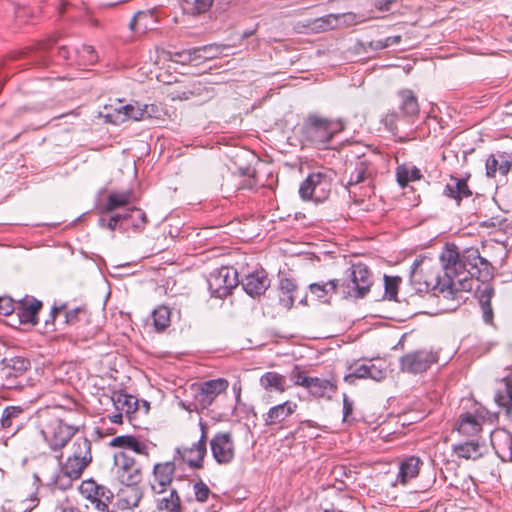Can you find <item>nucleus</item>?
<instances>
[{"instance_id":"obj_25","label":"nucleus","mask_w":512,"mask_h":512,"mask_svg":"<svg viewBox=\"0 0 512 512\" xmlns=\"http://www.w3.org/2000/svg\"><path fill=\"white\" fill-rule=\"evenodd\" d=\"M512 160L507 153L491 154L486 160V175L496 177V174L506 176L510 171Z\"/></svg>"},{"instance_id":"obj_28","label":"nucleus","mask_w":512,"mask_h":512,"mask_svg":"<svg viewBox=\"0 0 512 512\" xmlns=\"http://www.w3.org/2000/svg\"><path fill=\"white\" fill-rule=\"evenodd\" d=\"M154 112L153 105H140L139 103L127 104L121 106L118 110L119 115H122L121 121L128 119L142 121L151 118Z\"/></svg>"},{"instance_id":"obj_33","label":"nucleus","mask_w":512,"mask_h":512,"mask_svg":"<svg viewBox=\"0 0 512 512\" xmlns=\"http://www.w3.org/2000/svg\"><path fill=\"white\" fill-rule=\"evenodd\" d=\"M454 454L466 460H477L485 453V446L478 441H467L453 446Z\"/></svg>"},{"instance_id":"obj_10","label":"nucleus","mask_w":512,"mask_h":512,"mask_svg":"<svg viewBox=\"0 0 512 512\" xmlns=\"http://www.w3.org/2000/svg\"><path fill=\"white\" fill-rule=\"evenodd\" d=\"M201 429L200 439L193 443L190 447H178L176 454L185 462L190 468L199 469L203 466L204 457L207 454V426L204 422L199 423Z\"/></svg>"},{"instance_id":"obj_53","label":"nucleus","mask_w":512,"mask_h":512,"mask_svg":"<svg viewBox=\"0 0 512 512\" xmlns=\"http://www.w3.org/2000/svg\"><path fill=\"white\" fill-rule=\"evenodd\" d=\"M124 416L125 414H123L122 412L116 411L115 413L108 415V418L110 422L114 424H122Z\"/></svg>"},{"instance_id":"obj_60","label":"nucleus","mask_w":512,"mask_h":512,"mask_svg":"<svg viewBox=\"0 0 512 512\" xmlns=\"http://www.w3.org/2000/svg\"><path fill=\"white\" fill-rule=\"evenodd\" d=\"M107 220L104 216H101L98 220V225L101 227V228H106V224H107Z\"/></svg>"},{"instance_id":"obj_58","label":"nucleus","mask_w":512,"mask_h":512,"mask_svg":"<svg viewBox=\"0 0 512 512\" xmlns=\"http://www.w3.org/2000/svg\"><path fill=\"white\" fill-rule=\"evenodd\" d=\"M62 512H81L78 507L69 505L62 508Z\"/></svg>"},{"instance_id":"obj_1","label":"nucleus","mask_w":512,"mask_h":512,"mask_svg":"<svg viewBox=\"0 0 512 512\" xmlns=\"http://www.w3.org/2000/svg\"><path fill=\"white\" fill-rule=\"evenodd\" d=\"M444 275H439L438 268L430 259L415 260L410 275V284L416 293L433 291L446 299L456 300L461 292L474 289L475 280L481 284L476 287L485 323L493 321L491 299L494 288L487 281L492 277V266L480 256L478 248L468 247L459 251L454 244H447L440 254Z\"/></svg>"},{"instance_id":"obj_39","label":"nucleus","mask_w":512,"mask_h":512,"mask_svg":"<svg viewBox=\"0 0 512 512\" xmlns=\"http://www.w3.org/2000/svg\"><path fill=\"white\" fill-rule=\"evenodd\" d=\"M397 182L401 187H405L409 182L419 180L422 175L415 166L400 165L396 169Z\"/></svg>"},{"instance_id":"obj_22","label":"nucleus","mask_w":512,"mask_h":512,"mask_svg":"<svg viewBox=\"0 0 512 512\" xmlns=\"http://www.w3.org/2000/svg\"><path fill=\"white\" fill-rule=\"evenodd\" d=\"M212 50L209 46L194 47L181 51L168 52V58L170 61L180 63L182 65L189 64L200 59L206 60L211 58L210 51Z\"/></svg>"},{"instance_id":"obj_47","label":"nucleus","mask_w":512,"mask_h":512,"mask_svg":"<svg viewBox=\"0 0 512 512\" xmlns=\"http://www.w3.org/2000/svg\"><path fill=\"white\" fill-rule=\"evenodd\" d=\"M195 498L198 502L204 503L211 493L209 487L202 481L196 482L193 486Z\"/></svg>"},{"instance_id":"obj_9","label":"nucleus","mask_w":512,"mask_h":512,"mask_svg":"<svg viewBox=\"0 0 512 512\" xmlns=\"http://www.w3.org/2000/svg\"><path fill=\"white\" fill-rule=\"evenodd\" d=\"M239 283L237 271L230 267H221L213 271L208 278L212 295L226 297Z\"/></svg>"},{"instance_id":"obj_55","label":"nucleus","mask_w":512,"mask_h":512,"mask_svg":"<svg viewBox=\"0 0 512 512\" xmlns=\"http://www.w3.org/2000/svg\"><path fill=\"white\" fill-rule=\"evenodd\" d=\"M305 427H316V425L311 420H304V421L300 422L298 429L299 430H304Z\"/></svg>"},{"instance_id":"obj_43","label":"nucleus","mask_w":512,"mask_h":512,"mask_svg":"<svg viewBox=\"0 0 512 512\" xmlns=\"http://www.w3.org/2000/svg\"><path fill=\"white\" fill-rule=\"evenodd\" d=\"M401 41L400 35L389 36L384 39L372 40L369 42V47L373 50H382L384 48L397 45Z\"/></svg>"},{"instance_id":"obj_48","label":"nucleus","mask_w":512,"mask_h":512,"mask_svg":"<svg viewBox=\"0 0 512 512\" xmlns=\"http://www.w3.org/2000/svg\"><path fill=\"white\" fill-rule=\"evenodd\" d=\"M16 311V305L9 297H0V315H10Z\"/></svg>"},{"instance_id":"obj_23","label":"nucleus","mask_w":512,"mask_h":512,"mask_svg":"<svg viewBox=\"0 0 512 512\" xmlns=\"http://www.w3.org/2000/svg\"><path fill=\"white\" fill-rule=\"evenodd\" d=\"M423 466V461L417 456H410L403 459L399 464V471L393 485L398 483L406 485L409 481L416 478Z\"/></svg>"},{"instance_id":"obj_52","label":"nucleus","mask_w":512,"mask_h":512,"mask_svg":"<svg viewBox=\"0 0 512 512\" xmlns=\"http://www.w3.org/2000/svg\"><path fill=\"white\" fill-rule=\"evenodd\" d=\"M143 18H146V15L142 12H138L130 21V24H129L130 29L133 31H138L139 23Z\"/></svg>"},{"instance_id":"obj_62","label":"nucleus","mask_w":512,"mask_h":512,"mask_svg":"<svg viewBox=\"0 0 512 512\" xmlns=\"http://www.w3.org/2000/svg\"><path fill=\"white\" fill-rule=\"evenodd\" d=\"M31 501L33 502V507H35L38 504V498L36 496H33L31 498Z\"/></svg>"},{"instance_id":"obj_2","label":"nucleus","mask_w":512,"mask_h":512,"mask_svg":"<svg viewBox=\"0 0 512 512\" xmlns=\"http://www.w3.org/2000/svg\"><path fill=\"white\" fill-rule=\"evenodd\" d=\"M344 129L340 119H329L316 113L309 114L303 124V136L315 147H326L332 138Z\"/></svg>"},{"instance_id":"obj_8","label":"nucleus","mask_w":512,"mask_h":512,"mask_svg":"<svg viewBox=\"0 0 512 512\" xmlns=\"http://www.w3.org/2000/svg\"><path fill=\"white\" fill-rule=\"evenodd\" d=\"M438 353L431 349L408 352L400 360V369L410 374H419L428 370L438 361Z\"/></svg>"},{"instance_id":"obj_31","label":"nucleus","mask_w":512,"mask_h":512,"mask_svg":"<svg viewBox=\"0 0 512 512\" xmlns=\"http://www.w3.org/2000/svg\"><path fill=\"white\" fill-rule=\"evenodd\" d=\"M339 286L338 279H332L327 282L311 283L309 291L322 303H329L331 298L337 293Z\"/></svg>"},{"instance_id":"obj_49","label":"nucleus","mask_w":512,"mask_h":512,"mask_svg":"<svg viewBox=\"0 0 512 512\" xmlns=\"http://www.w3.org/2000/svg\"><path fill=\"white\" fill-rule=\"evenodd\" d=\"M81 316H86V312L83 308L77 307L75 309L69 310L66 312V322L69 324H74L77 320L80 319Z\"/></svg>"},{"instance_id":"obj_15","label":"nucleus","mask_w":512,"mask_h":512,"mask_svg":"<svg viewBox=\"0 0 512 512\" xmlns=\"http://www.w3.org/2000/svg\"><path fill=\"white\" fill-rule=\"evenodd\" d=\"M214 459L219 464L230 463L235 456L232 435L228 432L217 433L210 441Z\"/></svg>"},{"instance_id":"obj_37","label":"nucleus","mask_w":512,"mask_h":512,"mask_svg":"<svg viewBox=\"0 0 512 512\" xmlns=\"http://www.w3.org/2000/svg\"><path fill=\"white\" fill-rule=\"evenodd\" d=\"M471 194L467 182L464 179L452 178L451 182L444 188V195L455 199L458 203L463 198L471 196Z\"/></svg>"},{"instance_id":"obj_6","label":"nucleus","mask_w":512,"mask_h":512,"mask_svg":"<svg viewBox=\"0 0 512 512\" xmlns=\"http://www.w3.org/2000/svg\"><path fill=\"white\" fill-rule=\"evenodd\" d=\"M76 431V427L68 425L61 419H53L42 429L41 433L49 448L56 452L66 446Z\"/></svg>"},{"instance_id":"obj_17","label":"nucleus","mask_w":512,"mask_h":512,"mask_svg":"<svg viewBox=\"0 0 512 512\" xmlns=\"http://www.w3.org/2000/svg\"><path fill=\"white\" fill-rule=\"evenodd\" d=\"M134 215L139 218V222H133L132 228L135 230H142L146 224V214L143 210L136 207L128 208L125 213H115L111 215L107 220L106 228L111 231L119 229L120 231L125 232L127 231V225H125V222L128 218L134 217Z\"/></svg>"},{"instance_id":"obj_64","label":"nucleus","mask_w":512,"mask_h":512,"mask_svg":"<svg viewBox=\"0 0 512 512\" xmlns=\"http://www.w3.org/2000/svg\"><path fill=\"white\" fill-rule=\"evenodd\" d=\"M61 308H53V312H58Z\"/></svg>"},{"instance_id":"obj_5","label":"nucleus","mask_w":512,"mask_h":512,"mask_svg":"<svg viewBox=\"0 0 512 512\" xmlns=\"http://www.w3.org/2000/svg\"><path fill=\"white\" fill-rule=\"evenodd\" d=\"M497 418V414L490 413L481 405H475L472 411L464 412L459 416L456 428L464 436H476L482 431L486 422L493 423Z\"/></svg>"},{"instance_id":"obj_42","label":"nucleus","mask_w":512,"mask_h":512,"mask_svg":"<svg viewBox=\"0 0 512 512\" xmlns=\"http://www.w3.org/2000/svg\"><path fill=\"white\" fill-rule=\"evenodd\" d=\"M506 393L507 397L502 395L501 393H497L495 396V401L499 406H503L506 408V414L509 418H512V382L506 381Z\"/></svg>"},{"instance_id":"obj_50","label":"nucleus","mask_w":512,"mask_h":512,"mask_svg":"<svg viewBox=\"0 0 512 512\" xmlns=\"http://www.w3.org/2000/svg\"><path fill=\"white\" fill-rule=\"evenodd\" d=\"M13 365L12 368L17 371V373H23L30 367V362L23 358H16L12 360Z\"/></svg>"},{"instance_id":"obj_4","label":"nucleus","mask_w":512,"mask_h":512,"mask_svg":"<svg viewBox=\"0 0 512 512\" xmlns=\"http://www.w3.org/2000/svg\"><path fill=\"white\" fill-rule=\"evenodd\" d=\"M333 177L329 169L322 168L319 171L312 172L300 184L299 195L302 200L324 201L330 191Z\"/></svg>"},{"instance_id":"obj_13","label":"nucleus","mask_w":512,"mask_h":512,"mask_svg":"<svg viewBox=\"0 0 512 512\" xmlns=\"http://www.w3.org/2000/svg\"><path fill=\"white\" fill-rule=\"evenodd\" d=\"M228 387L229 382L224 378L212 379L200 383L197 393L195 394L197 407L201 409L208 408L220 394L226 392Z\"/></svg>"},{"instance_id":"obj_7","label":"nucleus","mask_w":512,"mask_h":512,"mask_svg":"<svg viewBox=\"0 0 512 512\" xmlns=\"http://www.w3.org/2000/svg\"><path fill=\"white\" fill-rule=\"evenodd\" d=\"M372 285L371 273L362 263L354 264L349 269L348 279L342 283L344 293L358 298L364 297Z\"/></svg>"},{"instance_id":"obj_45","label":"nucleus","mask_w":512,"mask_h":512,"mask_svg":"<svg viewBox=\"0 0 512 512\" xmlns=\"http://www.w3.org/2000/svg\"><path fill=\"white\" fill-rule=\"evenodd\" d=\"M309 377L310 376H307L301 367L297 365L290 372V380L294 383V385L301 386L303 388H306Z\"/></svg>"},{"instance_id":"obj_56","label":"nucleus","mask_w":512,"mask_h":512,"mask_svg":"<svg viewBox=\"0 0 512 512\" xmlns=\"http://www.w3.org/2000/svg\"><path fill=\"white\" fill-rule=\"evenodd\" d=\"M344 416L347 417L352 411V404L348 402L346 398H344Z\"/></svg>"},{"instance_id":"obj_18","label":"nucleus","mask_w":512,"mask_h":512,"mask_svg":"<svg viewBox=\"0 0 512 512\" xmlns=\"http://www.w3.org/2000/svg\"><path fill=\"white\" fill-rule=\"evenodd\" d=\"M351 372L344 376V381L348 384H354L356 379L370 378L380 382L386 378V370L378 367L372 361L358 364L350 367Z\"/></svg>"},{"instance_id":"obj_3","label":"nucleus","mask_w":512,"mask_h":512,"mask_svg":"<svg viewBox=\"0 0 512 512\" xmlns=\"http://www.w3.org/2000/svg\"><path fill=\"white\" fill-rule=\"evenodd\" d=\"M92 462L91 442L84 436H77L68 448L62 472L70 480L79 479L83 471Z\"/></svg>"},{"instance_id":"obj_51","label":"nucleus","mask_w":512,"mask_h":512,"mask_svg":"<svg viewBox=\"0 0 512 512\" xmlns=\"http://www.w3.org/2000/svg\"><path fill=\"white\" fill-rule=\"evenodd\" d=\"M373 5L380 11H388L395 0H371Z\"/></svg>"},{"instance_id":"obj_16","label":"nucleus","mask_w":512,"mask_h":512,"mask_svg":"<svg viewBox=\"0 0 512 512\" xmlns=\"http://www.w3.org/2000/svg\"><path fill=\"white\" fill-rule=\"evenodd\" d=\"M27 421L25 410L21 406H7L0 417V428L13 436L24 428Z\"/></svg>"},{"instance_id":"obj_54","label":"nucleus","mask_w":512,"mask_h":512,"mask_svg":"<svg viewBox=\"0 0 512 512\" xmlns=\"http://www.w3.org/2000/svg\"><path fill=\"white\" fill-rule=\"evenodd\" d=\"M94 48L90 45H84L82 47V53L83 54H88L90 57L88 59L89 62L93 63L94 61H96V56L94 55Z\"/></svg>"},{"instance_id":"obj_36","label":"nucleus","mask_w":512,"mask_h":512,"mask_svg":"<svg viewBox=\"0 0 512 512\" xmlns=\"http://www.w3.org/2000/svg\"><path fill=\"white\" fill-rule=\"evenodd\" d=\"M156 509L160 512H183L182 501L176 489L156 500Z\"/></svg>"},{"instance_id":"obj_41","label":"nucleus","mask_w":512,"mask_h":512,"mask_svg":"<svg viewBox=\"0 0 512 512\" xmlns=\"http://www.w3.org/2000/svg\"><path fill=\"white\" fill-rule=\"evenodd\" d=\"M171 312L166 306H159L152 312L153 325L157 331L165 330L171 322Z\"/></svg>"},{"instance_id":"obj_27","label":"nucleus","mask_w":512,"mask_h":512,"mask_svg":"<svg viewBox=\"0 0 512 512\" xmlns=\"http://www.w3.org/2000/svg\"><path fill=\"white\" fill-rule=\"evenodd\" d=\"M115 411L125 414V417L132 420L133 414L138 410V399L123 391H115L111 396Z\"/></svg>"},{"instance_id":"obj_12","label":"nucleus","mask_w":512,"mask_h":512,"mask_svg":"<svg viewBox=\"0 0 512 512\" xmlns=\"http://www.w3.org/2000/svg\"><path fill=\"white\" fill-rule=\"evenodd\" d=\"M176 472V465L173 461L158 462L154 464L148 478V484L152 493L163 494L172 484Z\"/></svg>"},{"instance_id":"obj_32","label":"nucleus","mask_w":512,"mask_h":512,"mask_svg":"<svg viewBox=\"0 0 512 512\" xmlns=\"http://www.w3.org/2000/svg\"><path fill=\"white\" fill-rule=\"evenodd\" d=\"M312 396L322 398L329 393H334L337 389L335 381L332 379L309 377L305 388Z\"/></svg>"},{"instance_id":"obj_63","label":"nucleus","mask_w":512,"mask_h":512,"mask_svg":"<svg viewBox=\"0 0 512 512\" xmlns=\"http://www.w3.org/2000/svg\"><path fill=\"white\" fill-rule=\"evenodd\" d=\"M144 406L146 407V410H148V409H149V405H148V403H147V402H144Z\"/></svg>"},{"instance_id":"obj_40","label":"nucleus","mask_w":512,"mask_h":512,"mask_svg":"<svg viewBox=\"0 0 512 512\" xmlns=\"http://www.w3.org/2000/svg\"><path fill=\"white\" fill-rule=\"evenodd\" d=\"M401 110L407 116H415L419 112V105L417 98L411 90H403L400 92Z\"/></svg>"},{"instance_id":"obj_11","label":"nucleus","mask_w":512,"mask_h":512,"mask_svg":"<svg viewBox=\"0 0 512 512\" xmlns=\"http://www.w3.org/2000/svg\"><path fill=\"white\" fill-rule=\"evenodd\" d=\"M114 471L118 480L126 486L136 485L141 478V471L135 459L126 452H118L114 455Z\"/></svg>"},{"instance_id":"obj_61","label":"nucleus","mask_w":512,"mask_h":512,"mask_svg":"<svg viewBox=\"0 0 512 512\" xmlns=\"http://www.w3.org/2000/svg\"><path fill=\"white\" fill-rule=\"evenodd\" d=\"M233 390L236 393V398L239 399L240 393H241L240 385H237V384L233 385Z\"/></svg>"},{"instance_id":"obj_46","label":"nucleus","mask_w":512,"mask_h":512,"mask_svg":"<svg viewBox=\"0 0 512 512\" xmlns=\"http://www.w3.org/2000/svg\"><path fill=\"white\" fill-rule=\"evenodd\" d=\"M128 490L126 491L127 495L125 496L124 501L129 507H137L142 498V492L139 488L134 486H128Z\"/></svg>"},{"instance_id":"obj_34","label":"nucleus","mask_w":512,"mask_h":512,"mask_svg":"<svg viewBox=\"0 0 512 512\" xmlns=\"http://www.w3.org/2000/svg\"><path fill=\"white\" fill-rule=\"evenodd\" d=\"M374 174V168L372 164L366 159H360L356 165L354 170L350 174V178L348 180V186H356L360 183L368 182L370 183L372 180V176Z\"/></svg>"},{"instance_id":"obj_59","label":"nucleus","mask_w":512,"mask_h":512,"mask_svg":"<svg viewBox=\"0 0 512 512\" xmlns=\"http://www.w3.org/2000/svg\"><path fill=\"white\" fill-rule=\"evenodd\" d=\"M133 222H139V218L134 215V217L128 218V220L125 222V225H127V229L131 226Z\"/></svg>"},{"instance_id":"obj_24","label":"nucleus","mask_w":512,"mask_h":512,"mask_svg":"<svg viewBox=\"0 0 512 512\" xmlns=\"http://www.w3.org/2000/svg\"><path fill=\"white\" fill-rule=\"evenodd\" d=\"M242 286L248 295L257 297L268 289L270 280L264 271H255L242 280Z\"/></svg>"},{"instance_id":"obj_29","label":"nucleus","mask_w":512,"mask_h":512,"mask_svg":"<svg viewBox=\"0 0 512 512\" xmlns=\"http://www.w3.org/2000/svg\"><path fill=\"white\" fill-rule=\"evenodd\" d=\"M134 193L133 190L128 189L125 191L111 192L105 204L100 207L102 214H109L118 208L125 207L132 202Z\"/></svg>"},{"instance_id":"obj_57","label":"nucleus","mask_w":512,"mask_h":512,"mask_svg":"<svg viewBox=\"0 0 512 512\" xmlns=\"http://www.w3.org/2000/svg\"><path fill=\"white\" fill-rule=\"evenodd\" d=\"M58 53H59L60 57H62L63 59L70 58L69 50L65 46L60 47Z\"/></svg>"},{"instance_id":"obj_35","label":"nucleus","mask_w":512,"mask_h":512,"mask_svg":"<svg viewBox=\"0 0 512 512\" xmlns=\"http://www.w3.org/2000/svg\"><path fill=\"white\" fill-rule=\"evenodd\" d=\"M259 381L261 387L269 392L284 393L287 389L285 376L275 371L264 373Z\"/></svg>"},{"instance_id":"obj_38","label":"nucleus","mask_w":512,"mask_h":512,"mask_svg":"<svg viewBox=\"0 0 512 512\" xmlns=\"http://www.w3.org/2000/svg\"><path fill=\"white\" fill-rule=\"evenodd\" d=\"M297 286L294 280L290 278H283L280 280L279 290V302L285 309H290L295 301V292Z\"/></svg>"},{"instance_id":"obj_14","label":"nucleus","mask_w":512,"mask_h":512,"mask_svg":"<svg viewBox=\"0 0 512 512\" xmlns=\"http://www.w3.org/2000/svg\"><path fill=\"white\" fill-rule=\"evenodd\" d=\"M79 490L83 497L89 500L99 511H106L113 499V494L109 489L98 485L92 479L83 481Z\"/></svg>"},{"instance_id":"obj_20","label":"nucleus","mask_w":512,"mask_h":512,"mask_svg":"<svg viewBox=\"0 0 512 512\" xmlns=\"http://www.w3.org/2000/svg\"><path fill=\"white\" fill-rule=\"evenodd\" d=\"M369 18V16H366L364 14H355L352 12H348L341 15L330 14L324 18L317 19L315 22L317 23L318 28L327 30L329 28H334L338 24H343L346 26L356 25L365 22Z\"/></svg>"},{"instance_id":"obj_26","label":"nucleus","mask_w":512,"mask_h":512,"mask_svg":"<svg viewBox=\"0 0 512 512\" xmlns=\"http://www.w3.org/2000/svg\"><path fill=\"white\" fill-rule=\"evenodd\" d=\"M42 303L35 298H24L16 304V314L21 323H37V314Z\"/></svg>"},{"instance_id":"obj_21","label":"nucleus","mask_w":512,"mask_h":512,"mask_svg":"<svg viewBox=\"0 0 512 512\" xmlns=\"http://www.w3.org/2000/svg\"><path fill=\"white\" fill-rule=\"evenodd\" d=\"M297 407V403L290 400L272 406L267 413L263 415L265 425L274 426L283 423L296 411Z\"/></svg>"},{"instance_id":"obj_19","label":"nucleus","mask_w":512,"mask_h":512,"mask_svg":"<svg viewBox=\"0 0 512 512\" xmlns=\"http://www.w3.org/2000/svg\"><path fill=\"white\" fill-rule=\"evenodd\" d=\"M490 439L496 455L504 462H512V434L505 429H495Z\"/></svg>"},{"instance_id":"obj_30","label":"nucleus","mask_w":512,"mask_h":512,"mask_svg":"<svg viewBox=\"0 0 512 512\" xmlns=\"http://www.w3.org/2000/svg\"><path fill=\"white\" fill-rule=\"evenodd\" d=\"M110 446L112 447H120L129 449L137 454L148 456L149 455V447L148 445L139 440L137 437L132 435H121L114 437L110 441Z\"/></svg>"},{"instance_id":"obj_44","label":"nucleus","mask_w":512,"mask_h":512,"mask_svg":"<svg viewBox=\"0 0 512 512\" xmlns=\"http://www.w3.org/2000/svg\"><path fill=\"white\" fill-rule=\"evenodd\" d=\"M385 295L389 300H396L399 277L385 276Z\"/></svg>"}]
</instances>
